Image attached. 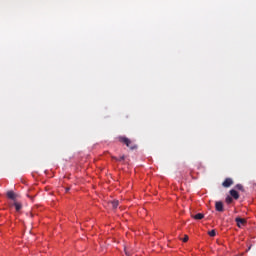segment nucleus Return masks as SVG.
Listing matches in <instances>:
<instances>
[{
    "mask_svg": "<svg viewBox=\"0 0 256 256\" xmlns=\"http://www.w3.org/2000/svg\"><path fill=\"white\" fill-rule=\"evenodd\" d=\"M118 140L119 142L124 143L131 150L137 149V145L133 144V142H131L129 138H126V136H119Z\"/></svg>",
    "mask_w": 256,
    "mask_h": 256,
    "instance_id": "1",
    "label": "nucleus"
},
{
    "mask_svg": "<svg viewBox=\"0 0 256 256\" xmlns=\"http://www.w3.org/2000/svg\"><path fill=\"white\" fill-rule=\"evenodd\" d=\"M233 180L231 178H227L225 179V181L223 182L222 186L224 188H229L231 185H233Z\"/></svg>",
    "mask_w": 256,
    "mask_h": 256,
    "instance_id": "2",
    "label": "nucleus"
},
{
    "mask_svg": "<svg viewBox=\"0 0 256 256\" xmlns=\"http://www.w3.org/2000/svg\"><path fill=\"white\" fill-rule=\"evenodd\" d=\"M235 221H236L237 226H238L239 228H241V226H244V225L246 224V220H245V219H242V218H239V217H237V218L235 219Z\"/></svg>",
    "mask_w": 256,
    "mask_h": 256,
    "instance_id": "3",
    "label": "nucleus"
},
{
    "mask_svg": "<svg viewBox=\"0 0 256 256\" xmlns=\"http://www.w3.org/2000/svg\"><path fill=\"white\" fill-rule=\"evenodd\" d=\"M215 209L218 212H223L224 211L223 203L222 202H216L215 203Z\"/></svg>",
    "mask_w": 256,
    "mask_h": 256,
    "instance_id": "4",
    "label": "nucleus"
},
{
    "mask_svg": "<svg viewBox=\"0 0 256 256\" xmlns=\"http://www.w3.org/2000/svg\"><path fill=\"white\" fill-rule=\"evenodd\" d=\"M7 197L14 201H16V199H17V195L13 191L7 192Z\"/></svg>",
    "mask_w": 256,
    "mask_h": 256,
    "instance_id": "5",
    "label": "nucleus"
},
{
    "mask_svg": "<svg viewBox=\"0 0 256 256\" xmlns=\"http://www.w3.org/2000/svg\"><path fill=\"white\" fill-rule=\"evenodd\" d=\"M230 195L235 199V200H238L239 199V194L237 191L235 190H231L230 191Z\"/></svg>",
    "mask_w": 256,
    "mask_h": 256,
    "instance_id": "6",
    "label": "nucleus"
},
{
    "mask_svg": "<svg viewBox=\"0 0 256 256\" xmlns=\"http://www.w3.org/2000/svg\"><path fill=\"white\" fill-rule=\"evenodd\" d=\"M191 217L194 218L195 220H201L204 218V215L201 213H198L196 215H192Z\"/></svg>",
    "mask_w": 256,
    "mask_h": 256,
    "instance_id": "7",
    "label": "nucleus"
},
{
    "mask_svg": "<svg viewBox=\"0 0 256 256\" xmlns=\"http://www.w3.org/2000/svg\"><path fill=\"white\" fill-rule=\"evenodd\" d=\"M112 208L113 209H117L119 207V201L115 200L113 202H111Z\"/></svg>",
    "mask_w": 256,
    "mask_h": 256,
    "instance_id": "8",
    "label": "nucleus"
},
{
    "mask_svg": "<svg viewBox=\"0 0 256 256\" xmlns=\"http://www.w3.org/2000/svg\"><path fill=\"white\" fill-rule=\"evenodd\" d=\"M14 206H15V210L16 211H21V209H22V204H19V203H14Z\"/></svg>",
    "mask_w": 256,
    "mask_h": 256,
    "instance_id": "9",
    "label": "nucleus"
},
{
    "mask_svg": "<svg viewBox=\"0 0 256 256\" xmlns=\"http://www.w3.org/2000/svg\"><path fill=\"white\" fill-rule=\"evenodd\" d=\"M124 251H125V254H126L127 256H131V254H133V250H131V249H129V248H125Z\"/></svg>",
    "mask_w": 256,
    "mask_h": 256,
    "instance_id": "10",
    "label": "nucleus"
},
{
    "mask_svg": "<svg viewBox=\"0 0 256 256\" xmlns=\"http://www.w3.org/2000/svg\"><path fill=\"white\" fill-rule=\"evenodd\" d=\"M235 189L244 192V188H243V186H242L241 184H237V185L235 186Z\"/></svg>",
    "mask_w": 256,
    "mask_h": 256,
    "instance_id": "11",
    "label": "nucleus"
},
{
    "mask_svg": "<svg viewBox=\"0 0 256 256\" xmlns=\"http://www.w3.org/2000/svg\"><path fill=\"white\" fill-rule=\"evenodd\" d=\"M113 159L116 160V161H118V162H121V161L125 160V156H122V157H120L119 159L116 158V157H114Z\"/></svg>",
    "mask_w": 256,
    "mask_h": 256,
    "instance_id": "12",
    "label": "nucleus"
},
{
    "mask_svg": "<svg viewBox=\"0 0 256 256\" xmlns=\"http://www.w3.org/2000/svg\"><path fill=\"white\" fill-rule=\"evenodd\" d=\"M232 201H233V199H232L231 197L228 196V197L226 198V203H227V204H231Z\"/></svg>",
    "mask_w": 256,
    "mask_h": 256,
    "instance_id": "13",
    "label": "nucleus"
},
{
    "mask_svg": "<svg viewBox=\"0 0 256 256\" xmlns=\"http://www.w3.org/2000/svg\"><path fill=\"white\" fill-rule=\"evenodd\" d=\"M208 234L210 237H214L216 235V232L215 230H211Z\"/></svg>",
    "mask_w": 256,
    "mask_h": 256,
    "instance_id": "14",
    "label": "nucleus"
},
{
    "mask_svg": "<svg viewBox=\"0 0 256 256\" xmlns=\"http://www.w3.org/2000/svg\"><path fill=\"white\" fill-rule=\"evenodd\" d=\"M188 239H189V237H188V236H185L184 239H183V242H187Z\"/></svg>",
    "mask_w": 256,
    "mask_h": 256,
    "instance_id": "15",
    "label": "nucleus"
},
{
    "mask_svg": "<svg viewBox=\"0 0 256 256\" xmlns=\"http://www.w3.org/2000/svg\"><path fill=\"white\" fill-rule=\"evenodd\" d=\"M71 190V188H65V192L68 193Z\"/></svg>",
    "mask_w": 256,
    "mask_h": 256,
    "instance_id": "16",
    "label": "nucleus"
}]
</instances>
